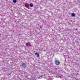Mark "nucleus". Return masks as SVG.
Returning a JSON list of instances; mask_svg holds the SVG:
<instances>
[{"label":"nucleus","mask_w":80,"mask_h":80,"mask_svg":"<svg viewBox=\"0 0 80 80\" xmlns=\"http://www.w3.org/2000/svg\"><path fill=\"white\" fill-rule=\"evenodd\" d=\"M55 64L57 65H58L60 64V61L58 60H56L55 61Z\"/></svg>","instance_id":"nucleus-1"},{"label":"nucleus","mask_w":80,"mask_h":80,"mask_svg":"<svg viewBox=\"0 0 80 80\" xmlns=\"http://www.w3.org/2000/svg\"><path fill=\"white\" fill-rule=\"evenodd\" d=\"M26 65H27V64H26V63H24L22 64V67L24 68L25 67H26Z\"/></svg>","instance_id":"nucleus-2"},{"label":"nucleus","mask_w":80,"mask_h":80,"mask_svg":"<svg viewBox=\"0 0 80 80\" xmlns=\"http://www.w3.org/2000/svg\"><path fill=\"white\" fill-rule=\"evenodd\" d=\"M57 78H62V77H61V76H60V75L59 74L57 76Z\"/></svg>","instance_id":"nucleus-3"},{"label":"nucleus","mask_w":80,"mask_h":80,"mask_svg":"<svg viewBox=\"0 0 80 80\" xmlns=\"http://www.w3.org/2000/svg\"><path fill=\"white\" fill-rule=\"evenodd\" d=\"M35 55H37V57H39V54L38 53H35Z\"/></svg>","instance_id":"nucleus-4"},{"label":"nucleus","mask_w":80,"mask_h":80,"mask_svg":"<svg viewBox=\"0 0 80 80\" xmlns=\"http://www.w3.org/2000/svg\"><path fill=\"white\" fill-rule=\"evenodd\" d=\"M25 6L26 7V8H28L29 9V7L28 6V5H27V4H25Z\"/></svg>","instance_id":"nucleus-5"},{"label":"nucleus","mask_w":80,"mask_h":80,"mask_svg":"<svg viewBox=\"0 0 80 80\" xmlns=\"http://www.w3.org/2000/svg\"><path fill=\"white\" fill-rule=\"evenodd\" d=\"M72 17H75V13H72Z\"/></svg>","instance_id":"nucleus-6"},{"label":"nucleus","mask_w":80,"mask_h":80,"mask_svg":"<svg viewBox=\"0 0 80 80\" xmlns=\"http://www.w3.org/2000/svg\"><path fill=\"white\" fill-rule=\"evenodd\" d=\"M30 6H31V7H33V5L32 3H31L30 4Z\"/></svg>","instance_id":"nucleus-7"},{"label":"nucleus","mask_w":80,"mask_h":80,"mask_svg":"<svg viewBox=\"0 0 80 80\" xmlns=\"http://www.w3.org/2000/svg\"><path fill=\"white\" fill-rule=\"evenodd\" d=\"M13 2H14V3H16V2H17V0H13Z\"/></svg>","instance_id":"nucleus-8"},{"label":"nucleus","mask_w":80,"mask_h":80,"mask_svg":"<svg viewBox=\"0 0 80 80\" xmlns=\"http://www.w3.org/2000/svg\"><path fill=\"white\" fill-rule=\"evenodd\" d=\"M26 46H28V43H26Z\"/></svg>","instance_id":"nucleus-9"},{"label":"nucleus","mask_w":80,"mask_h":80,"mask_svg":"<svg viewBox=\"0 0 80 80\" xmlns=\"http://www.w3.org/2000/svg\"><path fill=\"white\" fill-rule=\"evenodd\" d=\"M76 80H80V79H79V80H78V79H76Z\"/></svg>","instance_id":"nucleus-10"}]
</instances>
